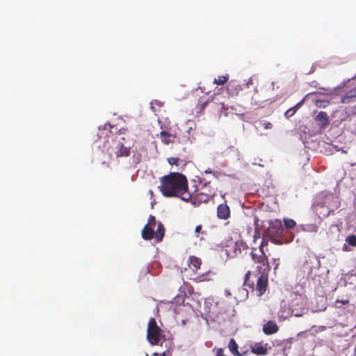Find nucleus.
<instances>
[{
    "instance_id": "1",
    "label": "nucleus",
    "mask_w": 356,
    "mask_h": 356,
    "mask_svg": "<svg viewBox=\"0 0 356 356\" xmlns=\"http://www.w3.org/2000/svg\"><path fill=\"white\" fill-rule=\"evenodd\" d=\"M159 189L165 197H178L188 202L191 198L186 177L179 172H170L160 179Z\"/></svg>"
},
{
    "instance_id": "2",
    "label": "nucleus",
    "mask_w": 356,
    "mask_h": 356,
    "mask_svg": "<svg viewBox=\"0 0 356 356\" xmlns=\"http://www.w3.org/2000/svg\"><path fill=\"white\" fill-rule=\"evenodd\" d=\"M256 272L260 273L261 275L257 280V284H254V280L251 277L252 271L248 270L244 277L243 286L248 287L252 291H255L258 296H261L266 291L268 285V273L270 270V265L268 260L263 262L256 264Z\"/></svg>"
},
{
    "instance_id": "3",
    "label": "nucleus",
    "mask_w": 356,
    "mask_h": 356,
    "mask_svg": "<svg viewBox=\"0 0 356 356\" xmlns=\"http://www.w3.org/2000/svg\"><path fill=\"white\" fill-rule=\"evenodd\" d=\"M274 82L265 84L256 88L251 99V104L254 106H261L263 103L268 101H274L277 95H274Z\"/></svg>"
},
{
    "instance_id": "4",
    "label": "nucleus",
    "mask_w": 356,
    "mask_h": 356,
    "mask_svg": "<svg viewBox=\"0 0 356 356\" xmlns=\"http://www.w3.org/2000/svg\"><path fill=\"white\" fill-rule=\"evenodd\" d=\"M147 339L153 346L160 345L164 339H166L163 334V330L157 325L156 321L154 318H151L148 322L147 330Z\"/></svg>"
},
{
    "instance_id": "5",
    "label": "nucleus",
    "mask_w": 356,
    "mask_h": 356,
    "mask_svg": "<svg viewBox=\"0 0 356 356\" xmlns=\"http://www.w3.org/2000/svg\"><path fill=\"white\" fill-rule=\"evenodd\" d=\"M284 233V227L280 220H275L269 223L266 231V236L275 244H282L281 238Z\"/></svg>"
},
{
    "instance_id": "6",
    "label": "nucleus",
    "mask_w": 356,
    "mask_h": 356,
    "mask_svg": "<svg viewBox=\"0 0 356 356\" xmlns=\"http://www.w3.org/2000/svg\"><path fill=\"white\" fill-rule=\"evenodd\" d=\"M125 138L123 136H118L113 140L112 145L108 147V151L110 154L115 156L116 158L120 156H128L130 154V147H126L122 141Z\"/></svg>"
},
{
    "instance_id": "7",
    "label": "nucleus",
    "mask_w": 356,
    "mask_h": 356,
    "mask_svg": "<svg viewBox=\"0 0 356 356\" xmlns=\"http://www.w3.org/2000/svg\"><path fill=\"white\" fill-rule=\"evenodd\" d=\"M215 195L213 190H209V192H200L196 195L191 194V198L188 202L194 207H200L202 203H207Z\"/></svg>"
},
{
    "instance_id": "8",
    "label": "nucleus",
    "mask_w": 356,
    "mask_h": 356,
    "mask_svg": "<svg viewBox=\"0 0 356 356\" xmlns=\"http://www.w3.org/2000/svg\"><path fill=\"white\" fill-rule=\"evenodd\" d=\"M164 346L165 350L161 353H154L151 356H172V352L174 348L172 339H164L161 346Z\"/></svg>"
},
{
    "instance_id": "9",
    "label": "nucleus",
    "mask_w": 356,
    "mask_h": 356,
    "mask_svg": "<svg viewBox=\"0 0 356 356\" xmlns=\"http://www.w3.org/2000/svg\"><path fill=\"white\" fill-rule=\"evenodd\" d=\"M217 216L221 220H227L230 217V209L226 202L218 206Z\"/></svg>"
},
{
    "instance_id": "10",
    "label": "nucleus",
    "mask_w": 356,
    "mask_h": 356,
    "mask_svg": "<svg viewBox=\"0 0 356 356\" xmlns=\"http://www.w3.org/2000/svg\"><path fill=\"white\" fill-rule=\"evenodd\" d=\"M315 121L321 128H325L330 124L328 115L325 111H320L315 117Z\"/></svg>"
},
{
    "instance_id": "11",
    "label": "nucleus",
    "mask_w": 356,
    "mask_h": 356,
    "mask_svg": "<svg viewBox=\"0 0 356 356\" xmlns=\"http://www.w3.org/2000/svg\"><path fill=\"white\" fill-rule=\"evenodd\" d=\"M278 330H279V327L275 322H273L272 321H268L263 326V332L266 335H270V334H275V333L277 332Z\"/></svg>"
},
{
    "instance_id": "12",
    "label": "nucleus",
    "mask_w": 356,
    "mask_h": 356,
    "mask_svg": "<svg viewBox=\"0 0 356 356\" xmlns=\"http://www.w3.org/2000/svg\"><path fill=\"white\" fill-rule=\"evenodd\" d=\"M341 102L343 104H353L356 103V90H352L348 92L342 98Z\"/></svg>"
},
{
    "instance_id": "13",
    "label": "nucleus",
    "mask_w": 356,
    "mask_h": 356,
    "mask_svg": "<svg viewBox=\"0 0 356 356\" xmlns=\"http://www.w3.org/2000/svg\"><path fill=\"white\" fill-rule=\"evenodd\" d=\"M256 248H254L250 252L252 259L255 264L263 262L264 261L268 260V257L264 251H259L260 254L254 252Z\"/></svg>"
},
{
    "instance_id": "14",
    "label": "nucleus",
    "mask_w": 356,
    "mask_h": 356,
    "mask_svg": "<svg viewBox=\"0 0 356 356\" xmlns=\"http://www.w3.org/2000/svg\"><path fill=\"white\" fill-rule=\"evenodd\" d=\"M248 249V247L247 244L242 241H238L234 243V253L236 256L238 254H241L243 251H247Z\"/></svg>"
},
{
    "instance_id": "15",
    "label": "nucleus",
    "mask_w": 356,
    "mask_h": 356,
    "mask_svg": "<svg viewBox=\"0 0 356 356\" xmlns=\"http://www.w3.org/2000/svg\"><path fill=\"white\" fill-rule=\"evenodd\" d=\"M142 237L145 240H151L154 236V232L152 227L149 226V225H145L143 227L142 232Z\"/></svg>"
},
{
    "instance_id": "16",
    "label": "nucleus",
    "mask_w": 356,
    "mask_h": 356,
    "mask_svg": "<svg viewBox=\"0 0 356 356\" xmlns=\"http://www.w3.org/2000/svg\"><path fill=\"white\" fill-rule=\"evenodd\" d=\"M251 351L258 355H265L267 354L268 350L266 346L260 343H255L251 347Z\"/></svg>"
},
{
    "instance_id": "17",
    "label": "nucleus",
    "mask_w": 356,
    "mask_h": 356,
    "mask_svg": "<svg viewBox=\"0 0 356 356\" xmlns=\"http://www.w3.org/2000/svg\"><path fill=\"white\" fill-rule=\"evenodd\" d=\"M165 234V227L161 222L158 223L157 229L154 233V237L157 242H160L163 240Z\"/></svg>"
},
{
    "instance_id": "18",
    "label": "nucleus",
    "mask_w": 356,
    "mask_h": 356,
    "mask_svg": "<svg viewBox=\"0 0 356 356\" xmlns=\"http://www.w3.org/2000/svg\"><path fill=\"white\" fill-rule=\"evenodd\" d=\"M296 301L291 302V312L292 314L297 317L302 316L306 313V309L305 307H295Z\"/></svg>"
},
{
    "instance_id": "19",
    "label": "nucleus",
    "mask_w": 356,
    "mask_h": 356,
    "mask_svg": "<svg viewBox=\"0 0 356 356\" xmlns=\"http://www.w3.org/2000/svg\"><path fill=\"white\" fill-rule=\"evenodd\" d=\"M326 200L332 202V205L330 206V208L332 210L337 209L340 207V200L338 197L330 194L326 196Z\"/></svg>"
},
{
    "instance_id": "20",
    "label": "nucleus",
    "mask_w": 356,
    "mask_h": 356,
    "mask_svg": "<svg viewBox=\"0 0 356 356\" xmlns=\"http://www.w3.org/2000/svg\"><path fill=\"white\" fill-rule=\"evenodd\" d=\"M229 350L235 356H242L238 350V344L234 339H231L228 345Z\"/></svg>"
},
{
    "instance_id": "21",
    "label": "nucleus",
    "mask_w": 356,
    "mask_h": 356,
    "mask_svg": "<svg viewBox=\"0 0 356 356\" xmlns=\"http://www.w3.org/2000/svg\"><path fill=\"white\" fill-rule=\"evenodd\" d=\"M160 135L162 138V141L165 144L168 145L169 143L173 142V139L175 137L171 134H170L165 131H162L160 133Z\"/></svg>"
},
{
    "instance_id": "22",
    "label": "nucleus",
    "mask_w": 356,
    "mask_h": 356,
    "mask_svg": "<svg viewBox=\"0 0 356 356\" xmlns=\"http://www.w3.org/2000/svg\"><path fill=\"white\" fill-rule=\"evenodd\" d=\"M189 262L190 265L193 266V270L199 269L202 265V261L199 258L194 256H191L189 257Z\"/></svg>"
},
{
    "instance_id": "23",
    "label": "nucleus",
    "mask_w": 356,
    "mask_h": 356,
    "mask_svg": "<svg viewBox=\"0 0 356 356\" xmlns=\"http://www.w3.org/2000/svg\"><path fill=\"white\" fill-rule=\"evenodd\" d=\"M314 104L318 108H326L330 105V100L326 99H316L314 100Z\"/></svg>"
},
{
    "instance_id": "24",
    "label": "nucleus",
    "mask_w": 356,
    "mask_h": 356,
    "mask_svg": "<svg viewBox=\"0 0 356 356\" xmlns=\"http://www.w3.org/2000/svg\"><path fill=\"white\" fill-rule=\"evenodd\" d=\"M229 79V75H222L219 76L217 79H214V83L217 85H223L225 84Z\"/></svg>"
},
{
    "instance_id": "25",
    "label": "nucleus",
    "mask_w": 356,
    "mask_h": 356,
    "mask_svg": "<svg viewBox=\"0 0 356 356\" xmlns=\"http://www.w3.org/2000/svg\"><path fill=\"white\" fill-rule=\"evenodd\" d=\"M284 224L286 228L291 229V228H293L296 226V222L293 219L285 218V219H284Z\"/></svg>"
},
{
    "instance_id": "26",
    "label": "nucleus",
    "mask_w": 356,
    "mask_h": 356,
    "mask_svg": "<svg viewBox=\"0 0 356 356\" xmlns=\"http://www.w3.org/2000/svg\"><path fill=\"white\" fill-rule=\"evenodd\" d=\"M346 241L351 246L356 247V235L352 234L346 237Z\"/></svg>"
},
{
    "instance_id": "27",
    "label": "nucleus",
    "mask_w": 356,
    "mask_h": 356,
    "mask_svg": "<svg viewBox=\"0 0 356 356\" xmlns=\"http://www.w3.org/2000/svg\"><path fill=\"white\" fill-rule=\"evenodd\" d=\"M259 126L264 129H270L273 127V124L270 122L265 120H260L259 122Z\"/></svg>"
},
{
    "instance_id": "28",
    "label": "nucleus",
    "mask_w": 356,
    "mask_h": 356,
    "mask_svg": "<svg viewBox=\"0 0 356 356\" xmlns=\"http://www.w3.org/2000/svg\"><path fill=\"white\" fill-rule=\"evenodd\" d=\"M207 275L206 274H201V275H197V276H195L194 278H192L191 280H193L194 282H204L205 280H207Z\"/></svg>"
},
{
    "instance_id": "29",
    "label": "nucleus",
    "mask_w": 356,
    "mask_h": 356,
    "mask_svg": "<svg viewBox=\"0 0 356 356\" xmlns=\"http://www.w3.org/2000/svg\"><path fill=\"white\" fill-rule=\"evenodd\" d=\"M293 301H296L295 307H305V300L301 297L295 298Z\"/></svg>"
},
{
    "instance_id": "30",
    "label": "nucleus",
    "mask_w": 356,
    "mask_h": 356,
    "mask_svg": "<svg viewBox=\"0 0 356 356\" xmlns=\"http://www.w3.org/2000/svg\"><path fill=\"white\" fill-rule=\"evenodd\" d=\"M168 161L170 165H179V159L177 157H170L168 159Z\"/></svg>"
},
{
    "instance_id": "31",
    "label": "nucleus",
    "mask_w": 356,
    "mask_h": 356,
    "mask_svg": "<svg viewBox=\"0 0 356 356\" xmlns=\"http://www.w3.org/2000/svg\"><path fill=\"white\" fill-rule=\"evenodd\" d=\"M147 225L149 226L154 227L156 225V219L155 217L152 215H150L148 218V222Z\"/></svg>"
},
{
    "instance_id": "32",
    "label": "nucleus",
    "mask_w": 356,
    "mask_h": 356,
    "mask_svg": "<svg viewBox=\"0 0 356 356\" xmlns=\"http://www.w3.org/2000/svg\"><path fill=\"white\" fill-rule=\"evenodd\" d=\"M296 112V109H294V108H291L285 112L284 115L288 118L291 117Z\"/></svg>"
},
{
    "instance_id": "33",
    "label": "nucleus",
    "mask_w": 356,
    "mask_h": 356,
    "mask_svg": "<svg viewBox=\"0 0 356 356\" xmlns=\"http://www.w3.org/2000/svg\"><path fill=\"white\" fill-rule=\"evenodd\" d=\"M213 101H214L216 104L220 105L222 109L225 108V107H224V104H225L224 102H220L218 99L217 95H215V96L213 97Z\"/></svg>"
},
{
    "instance_id": "34",
    "label": "nucleus",
    "mask_w": 356,
    "mask_h": 356,
    "mask_svg": "<svg viewBox=\"0 0 356 356\" xmlns=\"http://www.w3.org/2000/svg\"><path fill=\"white\" fill-rule=\"evenodd\" d=\"M261 273H258V272H255L254 273H252V279L253 280H254V284H257V280H258V278L259 277Z\"/></svg>"
},
{
    "instance_id": "35",
    "label": "nucleus",
    "mask_w": 356,
    "mask_h": 356,
    "mask_svg": "<svg viewBox=\"0 0 356 356\" xmlns=\"http://www.w3.org/2000/svg\"><path fill=\"white\" fill-rule=\"evenodd\" d=\"M212 175L213 177H215L217 179L220 178L222 175H225V173H222L219 171H213V172H212Z\"/></svg>"
},
{
    "instance_id": "36",
    "label": "nucleus",
    "mask_w": 356,
    "mask_h": 356,
    "mask_svg": "<svg viewBox=\"0 0 356 356\" xmlns=\"http://www.w3.org/2000/svg\"><path fill=\"white\" fill-rule=\"evenodd\" d=\"M151 104H152V106H153L154 104H155V105H156V106H159V107H161V106H163V103H162L161 101H159V100H156H156L152 101V102H151Z\"/></svg>"
},
{
    "instance_id": "37",
    "label": "nucleus",
    "mask_w": 356,
    "mask_h": 356,
    "mask_svg": "<svg viewBox=\"0 0 356 356\" xmlns=\"http://www.w3.org/2000/svg\"><path fill=\"white\" fill-rule=\"evenodd\" d=\"M241 291L243 293V297L244 299L247 298L248 296V291L246 289H241Z\"/></svg>"
},
{
    "instance_id": "38",
    "label": "nucleus",
    "mask_w": 356,
    "mask_h": 356,
    "mask_svg": "<svg viewBox=\"0 0 356 356\" xmlns=\"http://www.w3.org/2000/svg\"><path fill=\"white\" fill-rule=\"evenodd\" d=\"M267 244H268V243L264 239H263L259 245V251H264L263 248H264V245H267Z\"/></svg>"
},
{
    "instance_id": "39",
    "label": "nucleus",
    "mask_w": 356,
    "mask_h": 356,
    "mask_svg": "<svg viewBox=\"0 0 356 356\" xmlns=\"http://www.w3.org/2000/svg\"><path fill=\"white\" fill-rule=\"evenodd\" d=\"M209 101H206L204 103L201 104L200 105V111H203L204 109V108L209 104Z\"/></svg>"
},
{
    "instance_id": "40",
    "label": "nucleus",
    "mask_w": 356,
    "mask_h": 356,
    "mask_svg": "<svg viewBox=\"0 0 356 356\" xmlns=\"http://www.w3.org/2000/svg\"><path fill=\"white\" fill-rule=\"evenodd\" d=\"M336 302H340V303H341L343 305H347V304L349 303V300H348V299H346V300H339V299H337L336 300Z\"/></svg>"
},
{
    "instance_id": "41",
    "label": "nucleus",
    "mask_w": 356,
    "mask_h": 356,
    "mask_svg": "<svg viewBox=\"0 0 356 356\" xmlns=\"http://www.w3.org/2000/svg\"><path fill=\"white\" fill-rule=\"evenodd\" d=\"M304 103V99L301 100L300 102H298L295 106H293V108H294V109H296V111Z\"/></svg>"
},
{
    "instance_id": "42",
    "label": "nucleus",
    "mask_w": 356,
    "mask_h": 356,
    "mask_svg": "<svg viewBox=\"0 0 356 356\" xmlns=\"http://www.w3.org/2000/svg\"><path fill=\"white\" fill-rule=\"evenodd\" d=\"M304 103V99L301 100L300 102H298L295 106H293V108H294V109H296V111Z\"/></svg>"
},
{
    "instance_id": "43",
    "label": "nucleus",
    "mask_w": 356,
    "mask_h": 356,
    "mask_svg": "<svg viewBox=\"0 0 356 356\" xmlns=\"http://www.w3.org/2000/svg\"><path fill=\"white\" fill-rule=\"evenodd\" d=\"M202 229V225H199L195 227V233H199Z\"/></svg>"
},
{
    "instance_id": "44",
    "label": "nucleus",
    "mask_w": 356,
    "mask_h": 356,
    "mask_svg": "<svg viewBox=\"0 0 356 356\" xmlns=\"http://www.w3.org/2000/svg\"><path fill=\"white\" fill-rule=\"evenodd\" d=\"M312 231L316 232L318 231V227L316 225H313Z\"/></svg>"
},
{
    "instance_id": "45",
    "label": "nucleus",
    "mask_w": 356,
    "mask_h": 356,
    "mask_svg": "<svg viewBox=\"0 0 356 356\" xmlns=\"http://www.w3.org/2000/svg\"><path fill=\"white\" fill-rule=\"evenodd\" d=\"M273 264L275 265V269H276L277 268L278 265H279V263L277 262V259H274Z\"/></svg>"
},
{
    "instance_id": "46",
    "label": "nucleus",
    "mask_w": 356,
    "mask_h": 356,
    "mask_svg": "<svg viewBox=\"0 0 356 356\" xmlns=\"http://www.w3.org/2000/svg\"><path fill=\"white\" fill-rule=\"evenodd\" d=\"M204 172H205V173H207V174H212V172H213V170H209V169L206 170Z\"/></svg>"
},
{
    "instance_id": "47",
    "label": "nucleus",
    "mask_w": 356,
    "mask_h": 356,
    "mask_svg": "<svg viewBox=\"0 0 356 356\" xmlns=\"http://www.w3.org/2000/svg\"><path fill=\"white\" fill-rule=\"evenodd\" d=\"M255 234H259L258 232H257V228L255 229ZM254 238H256V234H254Z\"/></svg>"
},
{
    "instance_id": "48",
    "label": "nucleus",
    "mask_w": 356,
    "mask_h": 356,
    "mask_svg": "<svg viewBox=\"0 0 356 356\" xmlns=\"http://www.w3.org/2000/svg\"><path fill=\"white\" fill-rule=\"evenodd\" d=\"M257 222H258V220L257 219V220L254 221V223L256 224V223H257Z\"/></svg>"
},
{
    "instance_id": "49",
    "label": "nucleus",
    "mask_w": 356,
    "mask_h": 356,
    "mask_svg": "<svg viewBox=\"0 0 356 356\" xmlns=\"http://www.w3.org/2000/svg\"><path fill=\"white\" fill-rule=\"evenodd\" d=\"M206 186H207V184H205L204 185V188H206Z\"/></svg>"
}]
</instances>
